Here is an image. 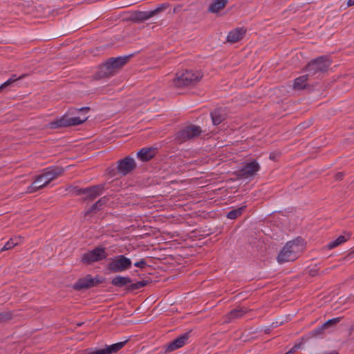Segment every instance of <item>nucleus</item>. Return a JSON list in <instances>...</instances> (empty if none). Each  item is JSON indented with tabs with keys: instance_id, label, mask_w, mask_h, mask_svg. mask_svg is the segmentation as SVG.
I'll list each match as a JSON object with an SVG mask.
<instances>
[{
	"instance_id": "5",
	"label": "nucleus",
	"mask_w": 354,
	"mask_h": 354,
	"mask_svg": "<svg viewBox=\"0 0 354 354\" xmlns=\"http://www.w3.org/2000/svg\"><path fill=\"white\" fill-rule=\"evenodd\" d=\"M105 189L104 184L80 188L77 186H71L70 191L75 196H83L80 201L81 203H91L101 196Z\"/></svg>"
},
{
	"instance_id": "11",
	"label": "nucleus",
	"mask_w": 354,
	"mask_h": 354,
	"mask_svg": "<svg viewBox=\"0 0 354 354\" xmlns=\"http://www.w3.org/2000/svg\"><path fill=\"white\" fill-rule=\"evenodd\" d=\"M108 257L106 248L99 245L82 254L81 262L84 265H92L95 262L106 259Z\"/></svg>"
},
{
	"instance_id": "37",
	"label": "nucleus",
	"mask_w": 354,
	"mask_h": 354,
	"mask_svg": "<svg viewBox=\"0 0 354 354\" xmlns=\"http://www.w3.org/2000/svg\"><path fill=\"white\" fill-rule=\"evenodd\" d=\"M26 74H23L21 76H17L16 74H13L12 75V76L9 78L10 80H12V82L15 83L16 82L17 80H21L23 79L24 77H26Z\"/></svg>"
},
{
	"instance_id": "23",
	"label": "nucleus",
	"mask_w": 354,
	"mask_h": 354,
	"mask_svg": "<svg viewBox=\"0 0 354 354\" xmlns=\"http://www.w3.org/2000/svg\"><path fill=\"white\" fill-rule=\"evenodd\" d=\"M227 2L228 0H214L209 5L208 11L211 13H217L225 7Z\"/></svg>"
},
{
	"instance_id": "17",
	"label": "nucleus",
	"mask_w": 354,
	"mask_h": 354,
	"mask_svg": "<svg viewBox=\"0 0 354 354\" xmlns=\"http://www.w3.org/2000/svg\"><path fill=\"white\" fill-rule=\"evenodd\" d=\"M109 201V196H104L97 200L94 204H93L86 211L84 212V216H92L96 214L98 211L102 209L108 201Z\"/></svg>"
},
{
	"instance_id": "29",
	"label": "nucleus",
	"mask_w": 354,
	"mask_h": 354,
	"mask_svg": "<svg viewBox=\"0 0 354 354\" xmlns=\"http://www.w3.org/2000/svg\"><path fill=\"white\" fill-rule=\"evenodd\" d=\"M88 117H84V118H81L80 117H74V118H70L69 117V127L71 126H77L80 124H83L84 122H86L88 120Z\"/></svg>"
},
{
	"instance_id": "24",
	"label": "nucleus",
	"mask_w": 354,
	"mask_h": 354,
	"mask_svg": "<svg viewBox=\"0 0 354 354\" xmlns=\"http://www.w3.org/2000/svg\"><path fill=\"white\" fill-rule=\"evenodd\" d=\"M326 330L325 327H323V324L317 327L316 328L312 330L307 335L301 337V340L303 342H307L310 339L313 337H317L324 334V330Z\"/></svg>"
},
{
	"instance_id": "19",
	"label": "nucleus",
	"mask_w": 354,
	"mask_h": 354,
	"mask_svg": "<svg viewBox=\"0 0 354 354\" xmlns=\"http://www.w3.org/2000/svg\"><path fill=\"white\" fill-rule=\"evenodd\" d=\"M244 27H238L230 31L227 36V41L234 44L242 39L246 34Z\"/></svg>"
},
{
	"instance_id": "15",
	"label": "nucleus",
	"mask_w": 354,
	"mask_h": 354,
	"mask_svg": "<svg viewBox=\"0 0 354 354\" xmlns=\"http://www.w3.org/2000/svg\"><path fill=\"white\" fill-rule=\"evenodd\" d=\"M190 333L191 331L185 333L167 344L165 347V353H170L183 347L189 339Z\"/></svg>"
},
{
	"instance_id": "4",
	"label": "nucleus",
	"mask_w": 354,
	"mask_h": 354,
	"mask_svg": "<svg viewBox=\"0 0 354 354\" xmlns=\"http://www.w3.org/2000/svg\"><path fill=\"white\" fill-rule=\"evenodd\" d=\"M332 61L327 55H322L310 60L304 67V71L308 73L313 79H321L327 73Z\"/></svg>"
},
{
	"instance_id": "22",
	"label": "nucleus",
	"mask_w": 354,
	"mask_h": 354,
	"mask_svg": "<svg viewBox=\"0 0 354 354\" xmlns=\"http://www.w3.org/2000/svg\"><path fill=\"white\" fill-rule=\"evenodd\" d=\"M69 116L66 114L62 116L59 119H57L50 123V127L51 129H58L62 127H69Z\"/></svg>"
},
{
	"instance_id": "45",
	"label": "nucleus",
	"mask_w": 354,
	"mask_h": 354,
	"mask_svg": "<svg viewBox=\"0 0 354 354\" xmlns=\"http://www.w3.org/2000/svg\"><path fill=\"white\" fill-rule=\"evenodd\" d=\"M270 333V329L266 330V333Z\"/></svg>"
},
{
	"instance_id": "28",
	"label": "nucleus",
	"mask_w": 354,
	"mask_h": 354,
	"mask_svg": "<svg viewBox=\"0 0 354 354\" xmlns=\"http://www.w3.org/2000/svg\"><path fill=\"white\" fill-rule=\"evenodd\" d=\"M246 310L243 307H237L233 310H232L228 313V318L229 319H235V318H239L243 316V315L246 313Z\"/></svg>"
},
{
	"instance_id": "16",
	"label": "nucleus",
	"mask_w": 354,
	"mask_h": 354,
	"mask_svg": "<svg viewBox=\"0 0 354 354\" xmlns=\"http://www.w3.org/2000/svg\"><path fill=\"white\" fill-rule=\"evenodd\" d=\"M158 153V148L144 147L137 152V158L142 162H147L151 160Z\"/></svg>"
},
{
	"instance_id": "41",
	"label": "nucleus",
	"mask_w": 354,
	"mask_h": 354,
	"mask_svg": "<svg viewBox=\"0 0 354 354\" xmlns=\"http://www.w3.org/2000/svg\"><path fill=\"white\" fill-rule=\"evenodd\" d=\"M89 354H106L104 349H97L95 351H93L91 353H89Z\"/></svg>"
},
{
	"instance_id": "36",
	"label": "nucleus",
	"mask_w": 354,
	"mask_h": 354,
	"mask_svg": "<svg viewBox=\"0 0 354 354\" xmlns=\"http://www.w3.org/2000/svg\"><path fill=\"white\" fill-rule=\"evenodd\" d=\"M306 342H303L301 340V338L300 339V342L299 343H296L293 347L290 350V351L292 352L293 354L296 352L297 350L299 349L303 344H304Z\"/></svg>"
},
{
	"instance_id": "40",
	"label": "nucleus",
	"mask_w": 354,
	"mask_h": 354,
	"mask_svg": "<svg viewBox=\"0 0 354 354\" xmlns=\"http://www.w3.org/2000/svg\"><path fill=\"white\" fill-rule=\"evenodd\" d=\"M343 177H344L343 172H337L335 176V180H342L343 179Z\"/></svg>"
},
{
	"instance_id": "1",
	"label": "nucleus",
	"mask_w": 354,
	"mask_h": 354,
	"mask_svg": "<svg viewBox=\"0 0 354 354\" xmlns=\"http://www.w3.org/2000/svg\"><path fill=\"white\" fill-rule=\"evenodd\" d=\"M133 57V54H131L122 57H110L102 63L97 72L96 76L100 78H105L113 76L118 71L122 69Z\"/></svg>"
},
{
	"instance_id": "31",
	"label": "nucleus",
	"mask_w": 354,
	"mask_h": 354,
	"mask_svg": "<svg viewBox=\"0 0 354 354\" xmlns=\"http://www.w3.org/2000/svg\"><path fill=\"white\" fill-rule=\"evenodd\" d=\"M13 318V313L12 311H6L0 313V323L6 322Z\"/></svg>"
},
{
	"instance_id": "34",
	"label": "nucleus",
	"mask_w": 354,
	"mask_h": 354,
	"mask_svg": "<svg viewBox=\"0 0 354 354\" xmlns=\"http://www.w3.org/2000/svg\"><path fill=\"white\" fill-rule=\"evenodd\" d=\"M134 266L140 269H143L147 266V263L145 259H142L140 261L136 262Z\"/></svg>"
},
{
	"instance_id": "18",
	"label": "nucleus",
	"mask_w": 354,
	"mask_h": 354,
	"mask_svg": "<svg viewBox=\"0 0 354 354\" xmlns=\"http://www.w3.org/2000/svg\"><path fill=\"white\" fill-rule=\"evenodd\" d=\"M210 117L214 125H218L227 118L225 108L218 107L210 112Z\"/></svg>"
},
{
	"instance_id": "39",
	"label": "nucleus",
	"mask_w": 354,
	"mask_h": 354,
	"mask_svg": "<svg viewBox=\"0 0 354 354\" xmlns=\"http://www.w3.org/2000/svg\"><path fill=\"white\" fill-rule=\"evenodd\" d=\"M75 110H77L81 113H86L91 110V108L88 106H84V107H81L80 109H75Z\"/></svg>"
},
{
	"instance_id": "27",
	"label": "nucleus",
	"mask_w": 354,
	"mask_h": 354,
	"mask_svg": "<svg viewBox=\"0 0 354 354\" xmlns=\"http://www.w3.org/2000/svg\"><path fill=\"white\" fill-rule=\"evenodd\" d=\"M246 205L234 209L227 212L226 216L230 219H236L239 217L245 211Z\"/></svg>"
},
{
	"instance_id": "3",
	"label": "nucleus",
	"mask_w": 354,
	"mask_h": 354,
	"mask_svg": "<svg viewBox=\"0 0 354 354\" xmlns=\"http://www.w3.org/2000/svg\"><path fill=\"white\" fill-rule=\"evenodd\" d=\"M304 248V239L299 236L292 241H290L281 250L277 256V261L283 263L296 260Z\"/></svg>"
},
{
	"instance_id": "38",
	"label": "nucleus",
	"mask_w": 354,
	"mask_h": 354,
	"mask_svg": "<svg viewBox=\"0 0 354 354\" xmlns=\"http://www.w3.org/2000/svg\"><path fill=\"white\" fill-rule=\"evenodd\" d=\"M353 258H354V250L348 253L347 255H346L344 258V261H350Z\"/></svg>"
},
{
	"instance_id": "42",
	"label": "nucleus",
	"mask_w": 354,
	"mask_h": 354,
	"mask_svg": "<svg viewBox=\"0 0 354 354\" xmlns=\"http://www.w3.org/2000/svg\"><path fill=\"white\" fill-rule=\"evenodd\" d=\"M318 270L317 269H310L309 270V274L312 277H315L317 274Z\"/></svg>"
},
{
	"instance_id": "26",
	"label": "nucleus",
	"mask_w": 354,
	"mask_h": 354,
	"mask_svg": "<svg viewBox=\"0 0 354 354\" xmlns=\"http://www.w3.org/2000/svg\"><path fill=\"white\" fill-rule=\"evenodd\" d=\"M148 283L149 281L147 280H142L136 283L131 282L129 286H127V287L125 288V290L127 292H131L146 286Z\"/></svg>"
},
{
	"instance_id": "21",
	"label": "nucleus",
	"mask_w": 354,
	"mask_h": 354,
	"mask_svg": "<svg viewBox=\"0 0 354 354\" xmlns=\"http://www.w3.org/2000/svg\"><path fill=\"white\" fill-rule=\"evenodd\" d=\"M132 279L129 277H123L120 275H118L115 277L113 278L111 283L117 288H122L127 287L131 282Z\"/></svg>"
},
{
	"instance_id": "13",
	"label": "nucleus",
	"mask_w": 354,
	"mask_h": 354,
	"mask_svg": "<svg viewBox=\"0 0 354 354\" xmlns=\"http://www.w3.org/2000/svg\"><path fill=\"white\" fill-rule=\"evenodd\" d=\"M313 78L308 75V73L306 75L297 77L293 84V88L295 90H306L308 92H311L315 89L318 86L317 82H313Z\"/></svg>"
},
{
	"instance_id": "2",
	"label": "nucleus",
	"mask_w": 354,
	"mask_h": 354,
	"mask_svg": "<svg viewBox=\"0 0 354 354\" xmlns=\"http://www.w3.org/2000/svg\"><path fill=\"white\" fill-rule=\"evenodd\" d=\"M64 169L62 167H52L44 169L42 174L35 176L32 183L27 187L26 193H34L46 187L52 180L61 176Z\"/></svg>"
},
{
	"instance_id": "14",
	"label": "nucleus",
	"mask_w": 354,
	"mask_h": 354,
	"mask_svg": "<svg viewBox=\"0 0 354 354\" xmlns=\"http://www.w3.org/2000/svg\"><path fill=\"white\" fill-rule=\"evenodd\" d=\"M116 163L117 171H119V174L122 176L128 175L137 167L135 160L129 156L120 159Z\"/></svg>"
},
{
	"instance_id": "20",
	"label": "nucleus",
	"mask_w": 354,
	"mask_h": 354,
	"mask_svg": "<svg viewBox=\"0 0 354 354\" xmlns=\"http://www.w3.org/2000/svg\"><path fill=\"white\" fill-rule=\"evenodd\" d=\"M351 236V232H345L344 235H340L335 240L329 242L325 247L328 250L333 249L349 240Z\"/></svg>"
},
{
	"instance_id": "12",
	"label": "nucleus",
	"mask_w": 354,
	"mask_h": 354,
	"mask_svg": "<svg viewBox=\"0 0 354 354\" xmlns=\"http://www.w3.org/2000/svg\"><path fill=\"white\" fill-rule=\"evenodd\" d=\"M260 165L256 160L245 163L241 169L235 171L234 174L239 179L254 176L260 170Z\"/></svg>"
},
{
	"instance_id": "30",
	"label": "nucleus",
	"mask_w": 354,
	"mask_h": 354,
	"mask_svg": "<svg viewBox=\"0 0 354 354\" xmlns=\"http://www.w3.org/2000/svg\"><path fill=\"white\" fill-rule=\"evenodd\" d=\"M342 319L341 317L333 318L330 319H328L326 322H324L323 324V327H325L326 329L329 328L330 327H333L336 326Z\"/></svg>"
},
{
	"instance_id": "6",
	"label": "nucleus",
	"mask_w": 354,
	"mask_h": 354,
	"mask_svg": "<svg viewBox=\"0 0 354 354\" xmlns=\"http://www.w3.org/2000/svg\"><path fill=\"white\" fill-rule=\"evenodd\" d=\"M203 74L198 71H182L176 73V76L174 80V84L177 87L195 85L201 80Z\"/></svg>"
},
{
	"instance_id": "8",
	"label": "nucleus",
	"mask_w": 354,
	"mask_h": 354,
	"mask_svg": "<svg viewBox=\"0 0 354 354\" xmlns=\"http://www.w3.org/2000/svg\"><path fill=\"white\" fill-rule=\"evenodd\" d=\"M105 280L106 278L103 277L96 275L95 277H93L91 274H88L84 277L78 279L77 281L73 285L72 288L76 291L88 290L104 283Z\"/></svg>"
},
{
	"instance_id": "33",
	"label": "nucleus",
	"mask_w": 354,
	"mask_h": 354,
	"mask_svg": "<svg viewBox=\"0 0 354 354\" xmlns=\"http://www.w3.org/2000/svg\"><path fill=\"white\" fill-rule=\"evenodd\" d=\"M14 83L12 82V80H10V79H8L7 81H6L4 83H3L2 84L0 85V93H2L3 91L8 87V86H11Z\"/></svg>"
},
{
	"instance_id": "44",
	"label": "nucleus",
	"mask_w": 354,
	"mask_h": 354,
	"mask_svg": "<svg viewBox=\"0 0 354 354\" xmlns=\"http://www.w3.org/2000/svg\"><path fill=\"white\" fill-rule=\"evenodd\" d=\"M354 6V0H348L347 6L350 7Z\"/></svg>"
},
{
	"instance_id": "35",
	"label": "nucleus",
	"mask_w": 354,
	"mask_h": 354,
	"mask_svg": "<svg viewBox=\"0 0 354 354\" xmlns=\"http://www.w3.org/2000/svg\"><path fill=\"white\" fill-rule=\"evenodd\" d=\"M107 172L111 177H114L119 174V171H117V166L115 167H109L107 169Z\"/></svg>"
},
{
	"instance_id": "25",
	"label": "nucleus",
	"mask_w": 354,
	"mask_h": 354,
	"mask_svg": "<svg viewBox=\"0 0 354 354\" xmlns=\"http://www.w3.org/2000/svg\"><path fill=\"white\" fill-rule=\"evenodd\" d=\"M128 341L129 340L127 339L123 342L113 344L109 346H106V348H104V349L106 354L115 353L118 351H119L120 349H122L126 345V344L128 342Z\"/></svg>"
},
{
	"instance_id": "9",
	"label": "nucleus",
	"mask_w": 354,
	"mask_h": 354,
	"mask_svg": "<svg viewBox=\"0 0 354 354\" xmlns=\"http://www.w3.org/2000/svg\"><path fill=\"white\" fill-rule=\"evenodd\" d=\"M170 5L167 3L158 6L156 9L150 11L136 10L131 12L129 19L134 23H142L145 21L158 15L169 8Z\"/></svg>"
},
{
	"instance_id": "43",
	"label": "nucleus",
	"mask_w": 354,
	"mask_h": 354,
	"mask_svg": "<svg viewBox=\"0 0 354 354\" xmlns=\"http://www.w3.org/2000/svg\"><path fill=\"white\" fill-rule=\"evenodd\" d=\"M276 156L277 155L274 152H272L269 155V158L272 160H275L277 158Z\"/></svg>"
},
{
	"instance_id": "7",
	"label": "nucleus",
	"mask_w": 354,
	"mask_h": 354,
	"mask_svg": "<svg viewBox=\"0 0 354 354\" xmlns=\"http://www.w3.org/2000/svg\"><path fill=\"white\" fill-rule=\"evenodd\" d=\"M132 266L131 259L125 255L120 254L114 257L108 259V263L105 266V269L108 273L122 272Z\"/></svg>"
},
{
	"instance_id": "32",
	"label": "nucleus",
	"mask_w": 354,
	"mask_h": 354,
	"mask_svg": "<svg viewBox=\"0 0 354 354\" xmlns=\"http://www.w3.org/2000/svg\"><path fill=\"white\" fill-rule=\"evenodd\" d=\"M16 239H17V238H11L4 245L3 248L1 249V251H3V250H8L12 249L15 245H17L18 244V242L15 241Z\"/></svg>"
},
{
	"instance_id": "10",
	"label": "nucleus",
	"mask_w": 354,
	"mask_h": 354,
	"mask_svg": "<svg viewBox=\"0 0 354 354\" xmlns=\"http://www.w3.org/2000/svg\"><path fill=\"white\" fill-rule=\"evenodd\" d=\"M202 133L201 127L189 124L178 130L174 135V140L183 143L198 137Z\"/></svg>"
}]
</instances>
